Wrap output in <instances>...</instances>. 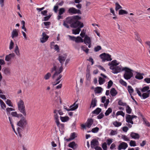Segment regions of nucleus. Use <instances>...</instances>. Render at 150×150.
Listing matches in <instances>:
<instances>
[{"mask_svg": "<svg viewBox=\"0 0 150 150\" xmlns=\"http://www.w3.org/2000/svg\"><path fill=\"white\" fill-rule=\"evenodd\" d=\"M81 18L79 16H74L71 17H67L66 20L64 21L63 25L67 28H69L68 24L71 25V27L73 28H76L80 24V22L78 21Z\"/></svg>", "mask_w": 150, "mask_h": 150, "instance_id": "1", "label": "nucleus"}, {"mask_svg": "<svg viewBox=\"0 0 150 150\" xmlns=\"http://www.w3.org/2000/svg\"><path fill=\"white\" fill-rule=\"evenodd\" d=\"M63 70V67L61 66L58 70L57 69V67L54 64H53V67L50 69V72L51 73L53 72L54 71L55 72L52 76V78L53 79L57 78L56 79V81L57 82H55L53 84V86L56 85L60 83V80L58 81L62 76V75L60 74L62 71Z\"/></svg>", "mask_w": 150, "mask_h": 150, "instance_id": "2", "label": "nucleus"}, {"mask_svg": "<svg viewBox=\"0 0 150 150\" xmlns=\"http://www.w3.org/2000/svg\"><path fill=\"white\" fill-rule=\"evenodd\" d=\"M122 70L125 71L123 77L125 79H129L133 76V70L127 67H124L122 68Z\"/></svg>", "mask_w": 150, "mask_h": 150, "instance_id": "3", "label": "nucleus"}, {"mask_svg": "<svg viewBox=\"0 0 150 150\" xmlns=\"http://www.w3.org/2000/svg\"><path fill=\"white\" fill-rule=\"evenodd\" d=\"M17 105L19 110L24 116H26L27 114L23 101L22 100H20L18 103Z\"/></svg>", "mask_w": 150, "mask_h": 150, "instance_id": "4", "label": "nucleus"}, {"mask_svg": "<svg viewBox=\"0 0 150 150\" xmlns=\"http://www.w3.org/2000/svg\"><path fill=\"white\" fill-rule=\"evenodd\" d=\"M28 124L27 121L25 117L22 116L20 120L17 122V125L22 129L25 128Z\"/></svg>", "mask_w": 150, "mask_h": 150, "instance_id": "5", "label": "nucleus"}, {"mask_svg": "<svg viewBox=\"0 0 150 150\" xmlns=\"http://www.w3.org/2000/svg\"><path fill=\"white\" fill-rule=\"evenodd\" d=\"M100 57L102 59V62H105V61H111L112 60L111 58V55L110 54L105 53H103L100 54Z\"/></svg>", "mask_w": 150, "mask_h": 150, "instance_id": "6", "label": "nucleus"}, {"mask_svg": "<svg viewBox=\"0 0 150 150\" xmlns=\"http://www.w3.org/2000/svg\"><path fill=\"white\" fill-rule=\"evenodd\" d=\"M122 67L121 66H117L115 67H113L112 66L110 67V68L112 70V72L113 73L115 74L124 71V70H122Z\"/></svg>", "mask_w": 150, "mask_h": 150, "instance_id": "7", "label": "nucleus"}, {"mask_svg": "<svg viewBox=\"0 0 150 150\" xmlns=\"http://www.w3.org/2000/svg\"><path fill=\"white\" fill-rule=\"evenodd\" d=\"M68 13L70 15L76 14H81V12L80 10L76 9L74 7H71L69 8L68 11Z\"/></svg>", "mask_w": 150, "mask_h": 150, "instance_id": "8", "label": "nucleus"}, {"mask_svg": "<svg viewBox=\"0 0 150 150\" xmlns=\"http://www.w3.org/2000/svg\"><path fill=\"white\" fill-rule=\"evenodd\" d=\"M137 117V116L134 115H129L127 114L126 117V121L128 123L133 124L134 123L132 120L134 118Z\"/></svg>", "mask_w": 150, "mask_h": 150, "instance_id": "9", "label": "nucleus"}, {"mask_svg": "<svg viewBox=\"0 0 150 150\" xmlns=\"http://www.w3.org/2000/svg\"><path fill=\"white\" fill-rule=\"evenodd\" d=\"M83 23L80 22V24L77 27H78L76 29H73L72 30L73 33L75 35L79 34L81 30L80 28L83 27Z\"/></svg>", "mask_w": 150, "mask_h": 150, "instance_id": "10", "label": "nucleus"}, {"mask_svg": "<svg viewBox=\"0 0 150 150\" xmlns=\"http://www.w3.org/2000/svg\"><path fill=\"white\" fill-rule=\"evenodd\" d=\"M53 112L54 113V119L55 120V122H56L57 126H59L60 123L59 121V116L57 115V113H58V110H55Z\"/></svg>", "mask_w": 150, "mask_h": 150, "instance_id": "11", "label": "nucleus"}, {"mask_svg": "<svg viewBox=\"0 0 150 150\" xmlns=\"http://www.w3.org/2000/svg\"><path fill=\"white\" fill-rule=\"evenodd\" d=\"M98 140L95 139H93L91 141V147L92 149H95V148L98 147Z\"/></svg>", "mask_w": 150, "mask_h": 150, "instance_id": "12", "label": "nucleus"}, {"mask_svg": "<svg viewBox=\"0 0 150 150\" xmlns=\"http://www.w3.org/2000/svg\"><path fill=\"white\" fill-rule=\"evenodd\" d=\"M2 71L4 74L6 76H9L11 74V70L9 68H4L2 69Z\"/></svg>", "mask_w": 150, "mask_h": 150, "instance_id": "13", "label": "nucleus"}, {"mask_svg": "<svg viewBox=\"0 0 150 150\" xmlns=\"http://www.w3.org/2000/svg\"><path fill=\"white\" fill-rule=\"evenodd\" d=\"M18 36V30L17 29H14L11 32V37L12 39L17 38Z\"/></svg>", "mask_w": 150, "mask_h": 150, "instance_id": "14", "label": "nucleus"}, {"mask_svg": "<svg viewBox=\"0 0 150 150\" xmlns=\"http://www.w3.org/2000/svg\"><path fill=\"white\" fill-rule=\"evenodd\" d=\"M49 36L47 35L45 32H43L42 33V37L40 39V41L41 43H43L46 42Z\"/></svg>", "mask_w": 150, "mask_h": 150, "instance_id": "15", "label": "nucleus"}, {"mask_svg": "<svg viewBox=\"0 0 150 150\" xmlns=\"http://www.w3.org/2000/svg\"><path fill=\"white\" fill-rule=\"evenodd\" d=\"M67 58V56L65 55H59L58 59L59 61L62 65L64 64V62Z\"/></svg>", "mask_w": 150, "mask_h": 150, "instance_id": "16", "label": "nucleus"}, {"mask_svg": "<svg viewBox=\"0 0 150 150\" xmlns=\"http://www.w3.org/2000/svg\"><path fill=\"white\" fill-rule=\"evenodd\" d=\"M15 54L14 53L6 55L5 60L6 62H9L12 58H13L15 56Z\"/></svg>", "mask_w": 150, "mask_h": 150, "instance_id": "17", "label": "nucleus"}, {"mask_svg": "<svg viewBox=\"0 0 150 150\" xmlns=\"http://www.w3.org/2000/svg\"><path fill=\"white\" fill-rule=\"evenodd\" d=\"M128 147V145L126 143L122 142L119 145L118 149L121 150L122 149H125Z\"/></svg>", "mask_w": 150, "mask_h": 150, "instance_id": "18", "label": "nucleus"}, {"mask_svg": "<svg viewBox=\"0 0 150 150\" xmlns=\"http://www.w3.org/2000/svg\"><path fill=\"white\" fill-rule=\"evenodd\" d=\"M83 42L86 45H87V44L91 42V40L89 37L87 35H85L84 38L83 40Z\"/></svg>", "mask_w": 150, "mask_h": 150, "instance_id": "19", "label": "nucleus"}, {"mask_svg": "<svg viewBox=\"0 0 150 150\" xmlns=\"http://www.w3.org/2000/svg\"><path fill=\"white\" fill-rule=\"evenodd\" d=\"M130 135L132 138L134 139H139L140 137L138 134L133 132L131 133Z\"/></svg>", "mask_w": 150, "mask_h": 150, "instance_id": "20", "label": "nucleus"}, {"mask_svg": "<svg viewBox=\"0 0 150 150\" xmlns=\"http://www.w3.org/2000/svg\"><path fill=\"white\" fill-rule=\"evenodd\" d=\"M120 63H117V61L116 60H113L111 62H109L108 65L110 67L112 66L113 67L117 66Z\"/></svg>", "mask_w": 150, "mask_h": 150, "instance_id": "21", "label": "nucleus"}, {"mask_svg": "<svg viewBox=\"0 0 150 150\" xmlns=\"http://www.w3.org/2000/svg\"><path fill=\"white\" fill-rule=\"evenodd\" d=\"M150 95V90L147 91L146 93H144L141 95V97L143 99H145L149 96Z\"/></svg>", "mask_w": 150, "mask_h": 150, "instance_id": "22", "label": "nucleus"}, {"mask_svg": "<svg viewBox=\"0 0 150 150\" xmlns=\"http://www.w3.org/2000/svg\"><path fill=\"white\" fill-rule=\"evenodd\" d=\"M110 93L112 96L114 97L117 94V92L114 88H112L110 91Z\"/></svg>", "mask_w": 150, "mask_h": 150, "instance_id": "23", "label": "nucleus"}, {"mask_svg": "<svg viewBox=\"0 0 150 150\" xmlns=\"http://www.w3.org/2000/svg\"><path fill=\"white\" fill-rule=\"evenodd\" d=\"M77 101L75 102L72 105H71L69 108H70V110L71 111L75 110L78 107V104H76V102Z\"/></svg>", "mask_w": 150, "mask_h": 150, "instance_id": "24", "label": "nucleus"}, {"mask_svg": "<svg viewBox=\"0 0 150 150\" xmlns=\"http://www.w3.org/2000/svg\"><path fill=\"white\" fill-rule=\"evenodd\" d=\"M68 146L74 149H76L77 148V144L75 142H70L68 145Z\"/></svg>", "mask_w": 150, "mask_h": 150, "instance_id": "25", "label": "nucleus"}, {"mask_svg": "<svg viewBox=\"0 0 150 150\" xmlns=\"http://www.w3.org/2000/svg\"><path fill=\"white\" fill-rule=\"evenodd\" d=\"M93 121L92 119H88L87 121V124L86 126L89 128H90L93 123Z\"/></svg>", "mask_w": 150, "mask_h": 150, "instance_id": "26", "label": "nucleus"}, {"mask_svg": "<svg viewBox=\"0 0 150 150\" xmlns=\"http://www.w3.org/2000/svg\"><path fill=\"white\" fill-rule=\"evenodd\" d=\"M96 103L97 100L96 98L93 99L91 103L90 108H91V107H92V108L94 107L96 105Z\"/></svg>", "mask_w": 150, "mask_h": 150, "instance_id": "27", "label": "nucleus"}, {"mask_svg": "<svg viewBox=\"0 0 150 150\" xmlns=\"http://www.w3.org/2000/svg\"><path fill=\"white\" fill-rule=\"evenodd\" d=\"M14 51L15 53H16V54L17 56L19 57L20 56V53L19 50V48L17 45H16V46L15 47Z\"/></svg>", "mask_w": 150, "mask_h": 150, "instance_id": "28", "label": "nucleus"}, {"mask_svg": "<svg viewBox=\"0 0 150 150\" xmlns=\"http://www.w3.org/2000/svg\"><path fill=\"white\" fill-rule=\"evenodd\" d=\"M142 75H144V74L138 73L135 76V78L138 79H142L143 78Z\"/></svg>", "mask_w": 150, "mask_h": 150, "instance_id": "29", "label": "nucleus"}, {"mask_svg": "<svg viewBox=\"0 0 150 150\" xmlns=\"http://www.w3.org/2000/svg\"><path fill=\"white\" fill-rule=\"evenodd\" d=\"M11 115L13 117H22L23 115L22 114H18L16 112H13L11 113Z\"/></svg>", "mask_w": 150, "mask_h": 150, "instance_id": "30", "label": "nucleus"}, {"mask_svg": "<svg viewBox=\"0 0 150 150\" xmlns=\"http://www.w3.org/2000/svg\"><path fill=\"white\" fill-rule=\"evenodd\" d=\"M128 13L127 11L122 9L120 10L119 11V15H123L124 14H127Z\"/></svg>", "mask_w": 150, "mask_h": 150, "instance_id": "31", "label": "nucleus"}, {"mask_svg": "<svg viewBox=\"0 0 150 150\" xmlns=\"http://www.w3.org/2000/svg\"><path fill=\"white\" fill-rule=\"evenodd\" d=\"M149 88H150L149 86H145L140 89V90L142 92H147V91L149 90Z\"/></svg>", "mask_w": 150, "mask_h": 150, "instance_id": "32", "label": "nucleus"}, {"mask_svg": "<svg viewBox=\"0 0 150 150\" xmlns=\"http://www.w3.org/2000/svg\"><path fill=\"white\" fill-rule=\"evenodd\" d=\"M60 118L62 121L63 122H67L69 120V117L68 116L64 117L60 116Z\"/></svg>", "mask_w": 150, "mask_h": 150, "instance_id": "33", "label": "nucleus"}, {"mask_svg": "<svg viewBox=\"0 0 150 150\" xmlns=\"http://www.w3.org/2000/svg\"><path fill=\"white\" fill-rule=\"evenodd\" d=\"M101 110L100 108H97L92 112V113L93 114L98 115L101 112Z\"/></svg>", "mask_w": 150, "mask_h": 150, "instance_id": "34", "label": "nucleus"}, {"mask_svg": "<svg viewBox=\"0 0 150 150\" xmlns=\"http://www.w3.org/2000/svg\"><path fill=\"white\" fill-rule=\"evenodd\" d=\"M115 10L117 11L118 10L121 9L122 7L119 4L118 2H116L115 3Z\"/></svg>", "mask_w": 150, "mask_h": 150, "instance_id": "35", "label": "nucleus"}, {"mask_svg": "<svg viewBox=\"0 0 150 150\" xmlns=\"http://www.w3.org/2000/svg\"><path fill=\"white\" fill-rule=\"evenodd\" d=\"M76 40L75 42H83V39L79 36H78L76 38Z\"/></svg>", "mask_w": 150, "mask_h": 150, "instance_id": "36", "label": "nucleus"}, {"mask_svg": "<svg viewBox=\"0 0 150 150\" xmlns=\"http://www.w3.org/2000/svg\"><path fill=\"white\" fill-rule=\"evenodd\" d=\"M81 49L86 53L87 54L88 53L89 50L86 47L83 46H82L81 47Z\"/></svg>", "mask_w": 150, "mask_h": 150, "instance_id": "37", "label": "nucleus"}, {"mask_svg": "<svg viewBox=\"0 0 150 150\" xmlns=\"http://www.w3.org/2000/svg\"><path fill=\"white\" fill-rule=\"evenodd\" d=\"M127 90L129 93L131 95V94L134 92V90L131 86H128Z\"/></svg>", "mask_w": 150, "mask_h": 150, "instance_id": "38", "label": "nucleus"}, {"mask_svg": "<svg viewBox=\"0 0 150 150\" xmlns=\"http://www.w3.org/2000/svg\"><path fill=\"white\" fill-rule=\"evenodd\" d=\"M113 124L115 127H119L120 126L122 123L120 122H118L117 121H115L113 122Z\"/></svg>", "mask_w": 150, "mask_h": 150, "instance_id": "39", "label": "nucleus"}, {"mask_svg": "<svg viewBox=\"0 0 150 150\" xmlns=\"http://www.w3.org/2000/svg\"><path fill=\"white\" fill-rule=\"evenodd\" d=\"M0 103L1 108L4 109H5L6 108V105L1 99H0Z\"/></svg>", "mask_w": 150, "mask_h": 150, "instance_id": "40", "label": "nucleus"}, {"mask_svg": "<svg viewBox=\"0 0 150 150\" xmlns=\"http://www.w3.org/2000/svg\"><path fill=\"white\" fill-rule=\"evenodd\" d=\"M126 112L128 114H130L132 112V109L130 108L129 106L127 105L126 108Z\"/></svg>", "mask_w": 150, "mask_h": 150, "instance_id": "41", "label": "nucleus"}, {"mask_svg": "<svg viewBox=\"0 0 150 150\" xmlns=\"http://www.w3.org/2000/svg\"><path fill=\"white\" fill-rule=\"evenodd\" d=\"M112 109L111 108H109L105 113V115L108 116L112 112Z\"/></svg>", "mask_w": 150, "mask_h": 150, "instance_id": "42", "label": "nucleus"}, {"mask_svg": "<svg viewBox=\"0 0 150 150\" xmlns=\"http://www.w3.org/2000/svg\"><path fill=\"white\" fill-rule=\"evenodd\" d=\"M102 88L100 87H98L96 88L95 91L96 93H100L101 92Z\"/></svg>", "mask_w": 150, "mask_h": 150, "instance_id": "43", "label": "nucleus"}, {"mask_svg": "<svg viewBox=\"0 0 150 150\" xmlns=\"http://www.w3.org/2000/svg\"><path fill=\"white\" fill-rule=\"evenodd\" d=\"M65 11V9L64 8H60L59 10V14L62 15Z\"/></svg>", "mask_w": 150, "mask_h": 150, "instance_id": "44", "label": "nucleus"}, {"mask_svg": "<svg viewBox=\"0 0 150 150\" xmlns=\"http://www.w3.org/2000/svg\"><path fill=\"white\" fill-rule=\"evenodd\" d=\"M119 82L121 85L125 86H127V83L126 82L122 79L120 80Z\"/></svg>", "mask_w": 150, "mask_h": 150, "instance_id": "45", "label": "nucleus"}, {"mask_svg": "<svg viewBox=\"0 0 150 150\" xmlns=\"http://www.w3.org/2000/svg\"><path fill=\"white\" fill-rule=\"evenodd\" d=\"M8 119H9V121H10V123L11 124V126L12 128L13 129V130L16 133V132H15V129H14V126L13 125V123H12V120L11 118L10 117H8Z\"/></svg>", "mask_w": 150, "mask_h": 150, "instance_id": "46", "label": "nucleus"}, {"mask_svg": "<svg viewBox=\"0 0 150 150\" xmlns=\"http://www.w3.org/2000/svg\"><path fill=\"white\" fill-rule=\"evenodd\" d=\"M51 76V74L50 73H48L44 76V79L45 80H48Z\"/></svg>", "mask_w": 150, "mask_h": 150, "instance_id": "47", "label": "nucleus"}, {"mask_svg": "<svg viewBox=\"0 0 150 150\" xmlns=\"http://www.w3.org/2000/svg\"><path fill=\"white\" fill-rule=\"evenodd\" d=\"M143 121L144 122V123L146 125V126L148 127H150V123L147 121L144 118H142Z\"/></svg>", "mask_w": 150, "mask_h": 150, "instance_id": "48", "label": "nucleus"}, {"mask_svg": "<svg viewBox=\"0 0 150 150\" xmlns=\"http://www.w3.org/2000/svg\"><path fill=\"white\" fill-rule=\"evenodd\" d=\"M116 115L117 116L120 115L124 117L125 116V114L122 111H120L117 112Z\"/></svg>", "mask_w": 150, "mask_h": 150, "instance_id": "49", "label": "nucleus"}, {"mask_svg": "<svg viewBox=\"0 0 150 150\" xmlns=\"http://www.w3.org/2000/svg\"><path fill=\"white\" fill-rule=\"evenodd\" d=\"M14 45V42L12 40H11L9 47V49L10 50H11L13 48Z\"/></svg>", "mask_w": 150, "mask_h": 150, "instance_id": "50", "label": "nucleus"}, {"mask_svg": "<svg viewBox=\"0 0 150 150\" xmlns=\"http://www.w3.org/2000/svg\"><path fill=\"white\" fill-rule=\"evenodd\" d=\"M118 104L120 105L125 106H126L127 104L126 103H124L121 100H120L118 102Z\"/></svg>", "mask_w": 150, "mask_h": 150, "instance_id": "51", "label": "nucleus"}, {"mask_svg": "<svg viewBox=\"0 0 150 150\" xmlns=\"http://www.w3.org/2000/svg\"><path fill=\"white\" fill-rule=\"evenodd\" d=\"M129 145L131 146H136L135 142L133 140L130 141L129 143Z\"/></svg>", "mask_w": 150, "mask_h": 150, "instance_id": "52", "label": "nucleus"}, {"mask_svg": "<svg viewBox=\"0 0 150 150\" xmlns=\"http://www.w3.org/2000/svg\"><path fill=\"white\" fill-rule=\"evenodd\" d=\"M104 80L101 77H100L99 78V83L100 85H101L104 82Z\"/></svg>", "mask_w": 150, "mask_h": 150, "instance_id": "53", "label": "nucleus"}, {"mask_svg": "<svg viewBox=\"0 0 150 150\" xmlns=\"http://www.w3.org/2000/svg\"><path fill=\"white\" fill-rule=\"evenodd\" d=\"M6 104L8 105L9 106L12 107L13 105H12V103L10 100L7 99L6 101Z\"/></svg>", "mask_w": 150, "mask_h": 150, "instance_id": "54", "label": "nucleus"}, {"mask_svg": "<svg viewBox=\"0 0 150 150\" xmlns=\"http://www.w3.org/2000/svg\"><path fill=\"white\" fill-rule=\"evenodd\" d=\"M113 82L111 80H110L108 83L107 88H110L113 84Z\"/></svg>", "mask_w": 150, "mask_h": 150, "instance_id": "55", "label": "nucleus"}, {"mask_svg": "<svg viewBox=\"0 0 150 150\" xmlns=\"http://www.w3.org/2000/svg\"><path fill=\"white\" fill-rule=\"evenodd\" d=\"M121 138L125 141H129V139L128 138L127 136L125 135H122L121 136Z\"/></svg>", "mask_w": 150, "mask_h": 150, "instance_id": "56", "label": "nucleus"}, {"mask_svg": "<svg viewBox=\"0 0 150 150\" xmlns=\"http://www.w3.org/2000/svg\"><path fill=\"white\" fill-rule=\"evenodd\" d=\"M101 49V47L100 46L98 45L96 47L94 48V51L96 52L98 51Z\"/></svg>", "mask_w": 150, "mask_h": 150, "instance_id": "57", "label": "nucleus"}, {"mask_svg": "<svg viewBox=\"0 0 150 150\" xmlns=\"http://www.w3.org/2000/svg\"><path fill=\"white\" fill-rule=\"evenodd\" d=\"M102 147L103 150H107V143L106 142H104L103 144Z\"/></svg>", "mask_w": 150, "mask_h": 150, "instance_id": "58", "label": "nucleus"}, {"mask_svg": "<svg viewBox=\"0 0 150 150\" xmlns=\"http://www.w3.org/2000/svg\"><path fill=\"white\" fill-rule=\"evenodd\" d=\"M99 128L98 127H96L93 128L91 130V131L93 133H96L99 130Z\"/></svg>", "mask_w": 150, "mask_h": 150, "instance_id": "59", "label": "nucleus"}, {"mask_svg": "<svg viewBox=\"0 0 150 150\" xmlns=\"http://www.w3.org/2000/svg\"><path fill=\"white\" fill-rule=\"evenodd\" d=\"M109 99H107L106 100V102L104 104V106L105 108H107V106L109 103Z\"/></svg>", "mask_w": 150, "mask_h": 150, "instance_id": "60", "label": "nucleus"}, {"mask_svg": "<svg viewBox=\"0 0 150 150\" xmlns=\"http://www.w3.org/2000/svg\"><path fill=\"white\" fill-rule=\"evenodd\" d=\"M76 134L75 132L72 133L70 136L72 138L71 139H75L76 137Z\"/></svg>", "mask_w": 150, "mask_h": 150, "instance_id": "61", "label": "nucleus"}, {"mask_svg": "<svg viewBox=\"0 0 150 150\" xmlns=\"http://www.w3.org/2000/svg\"><path fill=\"white\" fill-rule=\"evenodd\" d=\"M112 142V139H108L107 140V144L108 145H110Z\"/></svg>", "mask_w": 150, "mask_h": 150, "instance_id": "62", "label": "nucleus"}, {"mask_svg": "<svg viewBox=\"0 0 150 150\" xmlns=\"http://www.w3.org/2000/svg\"><path fill=\"white\" fill-rule=\"evenodd\" d=\"M5 62L4 59H0V65L1 66L2 65H4Z\"/></svg>", "mask_w": 150, "mask_h": 150, "instance_id": "63", "label": "nucleus"}, {"mask_svg": "<svg viewBox=\"0 0 150 150\" xmlns=\"http://www.w3.org/2000/svg\"><path fill=\"white\" fill-rule=\"evenodd\" d=\"M104 116V114L102 113H101L97 116V118L98 119H101Z\"/></svg>", "mask_w": 150, "mask_h": 150, "instance_id": "64", "label": "nucleus"}]
</instances>
